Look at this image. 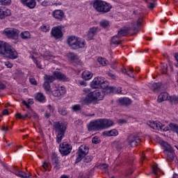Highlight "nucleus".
Instances as JSON below:
<instances>
[{
    "label": "nucleus",
    "mask_w": 178,
    "mask_h": 178,
    "mask_svg": "<svg viewBox=\"0 0 178 178\" xmlns=\"http://www.w3.org/2000/svg\"><path fill=\"white\" fill-rule=\"evenodd\" d=\"M110 91H112L113 92H117V94H120L122 92V87L118 88H110Z\"/></svg>",
    "instance_id": "41"
},
{
    "label": "nucleus",
    "mask_w": 178,
    "mask_h": 178,
    "mask_svg": "<svg viewBox=\"0 0 178 178\" xmlns=\"http://www.w3.org/2000/svg\"><path fill=\"white\" fill-rule=\"evenodd\" d=\"M161 67L162 69L163 74H166V72H168V65L163 63L161 65Z\"/></svg>",
    "instance_id": "44"
},
{
    "label": "nucleus",
    "mask_w": 178,
    "mask_h": 178,
    "mask_svg": "<svg viewBox=\"0 0 178 178\" xmlns=\"http://www.w3.org/2000/svg\"><path fill=\"white\" fill-rule=\"evenodd\" d=\"M22 104H23V105L26 106V108H28V109H30V104L33 105V104H34V102H33L32 99H28L27 102L23 101Z\"/></svg>",
    "instance_id": "37"
},
{
    "label": "nucleus",
    "mask_w": 178,
    "mask_h": 178,
    "mask_svg": "<svg viewBox=\"0 0 178 178\" xmlns=\"http://www.w3.org/2000/svg\"><path fill=\"white\" fill-rule=\"evenodd\" d=\"M127 31H129V30L121 29L120 31H118V33L117 35L118 36L119 38H120V37H124V35L127 34Z\"/></svg>",
    "instance_id": "39"
},
{
    "label": "nucleus",
    "mask_w": 178,
    "mask_h": 178,
    "mask_svg": "<svg viewBox=\"0 0 178 178\" xmlns=\"http://www.w3.org/2000/svg\"><path fill=\"white\" fill-rule=\"evenodd\" d=\"M52 16L58 22H62L65 19V13L62 10H55L52 12Z\"/></svg>",
    "instance_id": "14"
},
{
    "label": "nucleus",
    "mask_w": 178,
    "mask_h": 178,
    "mask_svg": "<svg viewBox=\"0 0 178 178\" xmlns=\"http://www.w3.org/2000/svg\"><path fill=\"white\" fill-rule=\"evenodd\" d=\"M81 109V107L79 104H76L72 106V110L73 112H78V111H80Z\"/></svg>",
    "instance_id": "45"
},
{
    "label": "nucleus",
    "mask_w": 178,
    "mask_h": 178,
    "mask_svg": "<svg viewBox=\"0 0 178 178\" xmlns=\"http://www.w3.org/2000/svg\"><path fill=\"white\" fill-rule=\"evenodd\" d=\"M20 31L15 28H6L3 30V34L10 40H17Z\"/></svg>",
    "instance_id": "8"
},
{
    "label": "nucleus",
    "mask_w": 178,
    "mask_h": 178,
    "mask_svg": "<svg viewBox=\"0 0 178 178\" xmlns=\"http://www.w3.org/2000/svg\"><path fill=\"white\" fill-rule=\"evenodd\" d=\"M102 83H104V79L102 77H96L90 83V87L92 88H99Z\"/></svg>",
    "instance_id": "15"
},
{
    "label": "nucleus",
    "mask_w": 178,
    "mask_h": 178,
    "mask_svg": "<svg viewBox=\"0 0 178 178\" xmlns=\"http://www.w3.org/2000/svg\"><path fill=\"white\" fill-rule=\"evenodd\" d=\"M88 147L86 145H82L79 147V150L77 152V157L75 160V163H79V162H81V159L84 158L88 154Z\"/></svg>",
    "instance_id": "9"
},
{
    "label": "nucleus",
    "mask_w": 178,
    "mask_h": 178,
    "mask_svg": "<svg viewBox=\"0 0 178 178\" xmlns=\"http://www.w3.org/2000/svg\"><path fill=\"white\" fill-rule=\"evenodd\" d=\"M175 58L176 59V60H177V63L175 64V66H176V67H178V53H177V54H175Z\"/></svg>",
    "instance_id": "63"
},
{
    "label": "nucleus",
    "mask_w": 178,
    "mask_h": 178,
    "mask_svg": "<svg viewBox=\"0 0 178 178\" xmlns=\"http://www.w3.org/2000/svg\"><path fill=\"white\" fill-rule=\"evenodd\" d=\"M42 167L44 168V169H45V170H51L49 169V164H48V163H44Z\"/></svg>",
    "instance_id": "56"
},
{
    "label": "nucleus",
    "mask_w": 178,
    "mask_h": 178,
    "mask_svg": "<svg viewBox=\"0 0 178 178\" xmlns=\"http://www.w3.org/2000/svg\"><path fill=\"white\" fill-rule=\"evenodd\" d=\"M167 161H173L175 159V150H172L171 152H167V153H164Z\"/></svg>",
    "instance_id": "29"
},
{
    "label": "nucleus",
    "mask_w": 178,
    "mask_h": 178,
    "mask_svg": "<svg viewBox=\"0 0 178 178\" xmlns=\"http://www.w3.org/2000/svg\"><path fill=\"white\" fill-rule=\"evenodd\" d=\"M2 115H1V116H3V115H9V111H8V109H5L4 111H3L2 112Z\"/></svg>",
    "instance_id": "64"
},
{
    "label": "nucleus",
    "mask_w": 178,
    "mask_h": 178,
    "mask_svg": "<svg viewBox=\"0 0 178 178\" xmlns=\"http://www.w3.org/2000/svg\"><path fill=\"white\" fill-rule=\"evenodd\" d=\"M11 0H0L1 5H3L5 6L9 5L10 3H11Z\"/></svg>",
    "instance_id": "47"
},
{
    "label": "nucleus",
    "mask_w": 178,
    "mask_h": 178,
    "mask_svg": "<svg viewBox=\"0 0 178 178\" xmlns=\"http://www.w3.org/2000/svg\"><path fill=\"white\" fill-rule=\"evenodd\" d=\"M54 165V170H56V172H58V170H59L60 169V163H57L56 164H53Z\"/></svg>",
    "instance_id": "52"
},
{
    "label": "nucleus",
    "mask_w": 178,
    "mask_h": 178,
    "mask_svg": "<svg viewBox=\"0 0 178 178\" xmlns=\"http://www.w3.org/2000/svg\"><path fill=\"white\" fill-rule=\"evenodd\" d=\"M121 72H122V73L125 74H127V76H129V77H134V75H132L131 74L127 72V70L126 69H122L121 70Z\"/></svg>",
    "instance_id": "51"
},
{
    "label": "nucleus",
    "mask_w": 178,
    "mask_h": 178,
    "mask_svg": "<svg viewBox=\"0 0 178 178\" xmlns=\"http://www.w3.org/2000/svg\"><path fill=\"white\" fill-rule=\"evenodd\" d=\"M52 56H54L49 51H46L44 54V58L46 59V60H48V59H51Z\"/></svg>",
    "instance_id": "43"
},
{
    "label": "nucleus",
    "mask_w": 178,
    "mask_h": 178,
    "mask_svg": "<svg viewBox=\"0 0 178 178\" xmlns=\"http://www.w3.org/2000/svg\"><path fill=\"white\" fill-rule=\"evenodd\" d=\"M98 31V27L93 26L90 28L87 33V38L88 40H92Z\"/></svg>",
    "instance_id": "17"
},
{
    "label": "nucleus",
    "mask_w": 178,
    "mask_h": 178,
    "mask_svg": "<svg viewBox=\"0 0 178 178\" xmlns=\"http://www.w3.org/2000/svg\"><path fill=\"white\" fill-rule=\"evenodd\" d=\"M99 24L102 27H104V29H105V27H108L110 23L109 21L103 19L100 22Z\"/></svg>",
    "instance_id": "40"
},
{
    "label": "nucleus",
    "mask_w": 178,
    "mask_h": 178,
    "mask_svg": "<svg viewBox=\"0 0 178 178\" xmlns=\"http://www.w3.org/2000/svg\"><path fill=\"white\" fill-rule=\"evenodd\" d=\"M92 78V74L90 72L88 71H84L82 73V79H83V80H90V79Z\"/></svg>",
    "instance_id": "28"
},
{
    "label": "nucleus",
    "mask_w": 178,
    "mask_h": 178,
    "mask_svg": "<svg viewBox=\"0 0 178 178\" xmlns=\"http://www.w3.org/2000/svg\"><path fill=\"white\" fill-rule=\"evenodd\" d=\"M147 8H149V9H152L153 8H155V4L154 3H150L147 5Z\"/></svg>",
    "instance_id": "61"
},
{
    "label": "nucleus",
    "mask_w": 178,
    "mask_h": 178,
    "mask_svg": "<svg viewBox=\"0 0 178 178\" xmlns=\"http://www.w3.org/2000/svg\"><path fill=\"white\" fill-rule=\"evenodd\" d=\"M161 145L164 148V150H163L164 154L170 152L171 151H174L173 147H172V146H170V145H169V143H168L167 142H163L161 143Z\"/></svg>",
    "instance_id": "23"
},
{
    "label": "nucleus",
    "mask_w": 178,
    "mask_h": 178,
    "mask_svg": "<svg viewBox=\"0 0 178 178\" xmlns=\"http://www.w3.org/2000/svg\"><path fill=\"white\" fill-rule=\"evenodd\" d=\"M16 118H18V119H23V120H26L27 119V118H31L33 115H31V113L30 112H28L26 114L24 115H22V113H17L15 114Z\"/></svg>",
    "instance_id": "27"
},
{
    "label": "nucleus",
    "mask_w": 178,
    "mask_h": 178,
    "mask_svg": "<svg viewBox=\"0 0 178 178\" xmlns=\"http://www.w3.org/2000/svg\"><path fill=\"white\" fill-rule=\"evenodd\" d=\"M15 175L16 176H17L18 177H21V178H29V177H30V174H27V173L20 170H19L18 171H15Z\"/></svg>",
    "instance_id": "25"
},
{
    "label": "nucleus",
    "mask_w": 178,
    "mask_h": 178,
    "mask_svg": "<svg viewBox=\"0 0 178 178\" xmlns=\"http://www.w3.org/2000/svg\"><path fill=\"white\" fill-rule=\"evenodd\" d=\"M161 126H162V123L156 121V130H161Z\"/></svg>",
    "instance_id": "58"
},
{
    "label": "nucleus",
    "mask_w": 178,
    "mask_h": 178,
    "mask_svg": "<svg viewBox=\"0 0 178 178\" xmlns=\"http://www.w3.org/2000/svg\"><path fill=\"white\" fill-rule=\"evenodd\" d=\"M67 42L72 49H79L86 47V42L79 38H76V36L69 37Z\"/></svg>",
    "instance_id": "6"
},
{
    "label": "nucleus",
    "mask_w": 178,
    "mask_h": 178,
    "mask_svg": "<svg viewBox=\"0 0 178 178\" xmlns=\"http://www.w3.org/2000/svg\"><path fill=\"white\" fill-rule=\"evenodd\" d=\"M58 113L63 116H66V115H67V110H66V108L65 107H60L58 108Z\"/></svg>",
    "instance_id": "38"
},
{
    "label": "nucleus",
    "mask_w": 178,
    "mask_h": 178,
    "mask_svg": "<svg viewBox=\"0 0 178 178\" xmlns=\"http://www.w3.org/2000/svg\"><path fill=\"white\" fill-rule=\"evenodd\" d=\"M20 38L22 40H29V38H31V34H30V32L25 31L21 33Z\"/></svg>",
    "instance_id": "30"
},
{
    "label": "nucleus",
    "mask_w": 178,
    "mask_h": 178,
    "mask_svg": "<svg viewBox=\"0 0 178 178\" xmlns=\"http://www.w3.org/2000/svg\"><path fill=\"white\" fill-rule=\"evenodd\" d=\"M41 5L42 6H48V5H49V1H48L47 0H44L41 3Z\"/></svg>",
    "instance_id": "60"
},
{
    "label": "nucleus",
    "mask_w": 178,
    "mask_h": 178,
    "mask_svg": "<svg viewBox=\"0 0 178 178\" xmlns=\"http://www.w3.org/2000/svg\"><path fill=\"white\" fill-rule=\"evenodd\" d=\"M161 86L162 85L159 83H154L152 86V90H153V91H159Z\"/></svg>",
    "instance_id": "34"
},
{
    "label": "nucleus",
    "mask_w": 178,
    "mask_h": 178,
    "mask_svg": "<svg viewBox=\"0 0 178 178\" xmlns=\"http://www.w3.org/2000/svg\"><path fill=\"white\" fill-rule=\"evenodd\" d=\"M65 92H66V89H65L63 86H60L55 83L54 84L51 90V93L54 97H62V95H65Z\"/></svg>",
    "instance_id": "10"
},
{
    "label": "nucleus",
    "mask_w": 178,
    "mask_h": 178,
    "mask_svg": "<svg viewBox=\"0 0 178 178\" xmlns=\"http://www.w3.org/2000/svg\"><path fill=\"white\" fill-rule=\"evenodd\" d=\"M44 81L43 83V88L46 92H51V83H54L55 80H62L63 81H69V79L66 77V75L60 72L55 71L52 75L45 74L43 77Z\"/></svg>",
    "instance_id": "2"
},
{
    "label": "nucleus",
    "mask_w": 178,
    "mask_h": 178,
    "mask_svg": "<svg viewBox=\"0 0 178 178\" xmlns=\"http://www.w3.org/2000/svg\"><path fill=\"white\" fill-rule=\"evenodd\" d=\"M93 8L99 13H108L112 9V5L101 0H95L93 2Z\"/></svg>",
    "instance_id": "5"
},
{
    "label": "nucleus",
    "mask_w": 178,
    "mask_h": 178,
    "mask_svg": "<svg viewBox=\"0 0 178 178\" xmlns=\"http://www.w3.org/2000/svg\"><path fill=\"white\" fill-rule=\"evenodd\" d=\"M141 143L140 137L134 135H130L127 138V143L129 147H137Z\"/></svg>",
    "instance_id": "12"
},
{
    "label": "nucleus",
    "mask_w": 178,
    "mask_h": 178,
    "mask_svg": "<svg viewBox=\"0 0 178 178\" xmlns=\"http://www.w3.org/2000/svg\"><path fill=\"white\" fill-rule=\"evenodd\" d=\"M150 127L153 129V130H156V121L151 122L150 123Z\"/></svg>",
    "instance_id": "55"
},
{
    "label": "nucleus",
    "mask_w": 178,
    "mask_h": 178,
    "mask_svg": "<svg viewBox=\"0 0 178 178\" xmlns=\"http://www.w3.org/2000/svg\"><path fill=\"white\" fill-rule=\"evenodd\" d=\"M97 62H99V63H100V65H102V66H106V65L109 63V61L102 57H99L97 59Z\"/></svg>",
    "instance_id": "33"
},
{
    "label": "nucleus",
    "mask_w": 178,
    "mask_h": 178,
    "mask_svg": "<svg viewBox=\"0 0 178 178\" xmlns=\"http://www.w3.org/2000/svg\"><path fill=\"white\" fill-rule=\"evenodd\" d=\"M68 58L72 63H75L76 65H80L81 63V61L80 60V58H79V56L77 54L74 53H69L68 54Z\"/></svg>",
    "instance_id": "16"
},
{
    "label": "nucleus",
    "mask_w": 178,
    "mask_h": 178,
    "mask_svg": "<svg viewBox=\"0 0 178 178\" xmlns=\"http://www.w3.org/2000/svg\"><path fill=\"white\" fill-rule=\"evenodd\" d=\"M59 151L61 155H69L72 152V146L69 145L67 142H64L59 145Z\"/></svg>",
    "instance_id": "11"
},
{
    "label": "nucleus",
    "mask_w": 178,
    "mask_h": 178,
    "mask_svg": "<svg viewBox=\"0 0 178 178\" xmlns=\"http://www.w3.org/2000/svg\"><path fill=\"white\" fill-rule=\"evenodd\" d=\"M160 130L161 131H169V127H167L166 125L161 124V126L160 127Z\"/></svg>",
    "instance_id": "50"
},
{
    "label": "nucleus",
    "mask_w": 178,
    "mask_h": 178,
    "mask_svg": "<svg viewBox=\"0 0 178 178\" xmlns=\"http://www.w3.org/2000/svg\"><path fill=\"white\" fill-rule=\"evenodd\" d=\"M168 101L171 102V104H177L178 103V97L177 96H172L169 97Z\"/></svg>",
    "instance_id": "42"
},
{
    "label": "nucleus",
    "mask_w": 178,
    "mask_h": 178,
    "mask_svg": "<svg viewBox=\"0 0 178 178\" xmlns=\"http://www.w3.org/2000/svg\"><path fill=\"white\" fill-rule=\"evenodd\" d=\"M118 102V105L122 106H129V105L131 104V99H129V97H123L120 98Z\"/></svg>",
    "instance_id": "18"
},
{
    "label": "nucleus",
    "mask_w": 178,
    "mask_h": 178,
    "mask_svg": "<svg viewBox=\"0 0 178 178\" xmlns=\"http://www.w3.org/2000/svg\"><path fill=\"white\" fill-rule=\"evenodd\" d=\"M142 23H143V16H140L138 19L136 24V22H134L132 24H133L132 30H134V31H138V27H140V26H141Z\"/></svg>",
    "instance_id": "22"
},
{
    "label": "nucleus",
    "mask_w": 178,
    "mask_h": 178,
    "mask_svg": "<svg viewBox=\"0 0 178 178\" xmlns=\"http://www.w3.org/2000/svg\"><path fill=\"white\" fill-rule=\"evenodd\" d=\"M117 123H118V124H124L125 123H127V121L126 120L119 119L118 120Z\"/></svg>",
    "instance_id": "53"
},
{
    "label": "nucleus",
    "mask_w": 178,
    "mask_h": 178,
    "mask_svg": "<svg viewBox=\"0 0 178 178\" xmlns=\"http://www.w3.org/2000/svg\"><path fill=\"white\" fill-rule=\"evenodd\" d=\"M104 136H107V137H112L114 136H118L119 133L118 132V130L116 129H112L110 131H105L103 132Z\"/></svg>",
    "instance_id": "24"
},
{
    "label": "nucleus",
    "mask_w": 178,
    "mask_h": 178,
    "mask_svg": "<svg viewBox=\"0 0 178 178\" xmlns=\"http://www.w3.org/2000/svg\"><path fill=\"white\" fill-rule=\"evenodd\" d=\"M54 108L52 106H51V104H49L47 106V109L46 111V112H49V113H54Z\"/></svg>",
    "instance_id": "48"
},
{
    "label": "nucleus",
    "mask_w": 178,
    "mask_h": 178,
    "mask_svg": "<svg viewBox=\"0 0 178 178\" xmlns=\"http://www.w3.org/2000/svg\"><path fill=\"white\" fill-rule=\"evenodd\" d=\"M10 15H12L10 10H5V8L0 7V19H5V17H8V16H10Z\"/></svg>",
    "instance_id": "19"
},
{
    "label": "nucleus",
    "mask_w": 178,
    "mask_h": 178,
    "mask_svg": "<svg viewBox=\"0 0 178 178\" xmlns=\"http://www.w3.org/2000/svg\"><path fill=\"white\" fill-rule=\"evenodd\" d=\"M113 126V121L108 119H99L93 122H90L88 125L89 130H101L102 129H108Z\"/></svg>",
    "instance_id": "3"
},
{
    "label": "nucleus",
    "mask_w": 178,
    "mask_h": 178,
    "mask_svg": "<svg viewBox=\"0 0 178 178\" xmlns=\"http://www.w3.org/2000/svg\"><path fill=\"white\" fill-rule=\"evenodd\" d=\"M29 81L31 84H33V86H37V81H35V79H34V77L30 76Z\"/></svg>",
    "instance_id": "49"
},
{
    "label": "nucleus",
    "mask_w": 178,
    "mask_h": 178,
    "mask_svg": "<svg viewBox=\"0 0 178 178\" xmlns=\"http://www.w3.org/2000/svg\"><path fill=\"white\" fill-rule=\"evenodd\" d=\"M51 161H52L53 165H55L56 163H60L58 154H56V153H54L51 156Z\"/></svg>",
    "instance_id": "35"
},
{
    "label": "nucleus",
    "mask_w": 178,
    "mask_h": 178,
    "mask_svg": "<svg viewBox=\"0 0 178 178\" xmlns=\"http://www.w3.org/2000/svg\"><path fill=\"white\" fill-rule=\"evenodd\" d=\"M67 129L66 124L63 122H56L54 123L53 130L54 131L55 134H56V140L58 144H59L65 138V133H66Z\"/></svg>",
    "instance_id": "4"
},
{
    "label": "nucleus",
    "mask_w": 178,
    "mask_h": 178,
    "mask_svg": "<svg viewBox=\"0 0 178 178\" xmlns=\"http://www.w3.org/2000/svg\"><path fill=\"white\" fill-rule=\"evenodd\" d=\"M99 169H102V170H105V169H108V164H100L99 165Z\"/></svg>",
    "instance_id": "54"
},
{
    "label": "nucleus",
    "mask_w": 178,
    "mask_h": 178,
    "mask_svg": "<svg viewBox=\"0 0 178 178\" xmlns=\"http://www.w3.org/2000/svg\"><path fill=\"white\" fill-rule=\"evenodd\" d=\"M92 143L93 144H99V140H98V138L94 137V138H92Z\"/></svg>",
    "instance_id": "57"
},
{
    "label": "nucleus",
    "mask_w": 178,
    "mask_h": 178,
    "mask_svg": "<svg viewBox=\"0 0 178 178\" xmlns=\"http://www.w3.org/2000/svg\"><path fill=\"white\" fill-rule=\"evenodd\" d=\"M40 29L43 33H48L49 31V26L48 25H42Z\"/></svg>",
    "instance_id": "46"
},
{
    "label": "nucleus",
    "mask_w": 178,
    "mask_h": 178,
    "mask_svg": "<svg viewBox=\"0 0 178 178\" xmlns=\"http://www.w3.org/2000/svg\"><path fill=\"white\" fill-rule=\"evenodd\" d=\"M153 173H154V175H157V173H158V167H156V166L153 167Z\"/></svg>",
    "instance_id": "62"
},
{
    "label": "nucleus",
    "mask_w": 178,
    "mask_h": 178,
    "mask_svg": "<svg viewBox=\"0 0 178 178\" xmlns=\"http://www.w3.org/2000/svg\"><path fill=\"white\" fill-rule=\"evenodd\" d=\"M83 95L86 97L81 99V103L82 105H86L87 106L91 104L97 105L98 102L102 101L105 97V93L103 92V90H99L91 92L90 89L84 88L83 90Z\"/></svg>",
    "instance_id": "1"
},
{
    "label": "nucleus",
    "mask_w": 178,
    "mask_h": 178,
    "mask_svg": "<svg viewBox=\"0 0 178 178\" xmlns=\"http://www.w3.org/2000/svg\"><path fill=\"white\" fill-rule=\"evenodd\" d=\"M35 99L39 102H42L45 99V96L42 93L39 92L35 95Z\"/></svg>",
    "instance_id": "32"
},
{
    "label": "nucleus",
    "mask_w": 178,
    "mask_h": 178,
    "mask_svg": "<svg viewBox=\"0 0 178 178\" xmlns=\"http://www.w3.org/2000/svg\"><path fill=\"white\" fill-rule=\"evenodd\" d=\"M169 94L168 92H162L161 93L157 99V102L161 104V102H163V101H169Z\"/></svg>",
    "instance_id": "21"
},
{
    "label": "nucleus",
    "mask_w": 178,
    "mask_h": 178,
    "mask_svg": "<svg viewBox=\"0 0 178 178\" xmlns=\"http://www.w3.org/2000/svg\"><path fill=\"white\" fill-rule=\"evenodd\" d=\"M109 83L107 81H104V82H102L100 83L99 88H102V90H111V87H109Z\"/></svg>",
    "instance_id": "31"
},
{
    "label": "nucleus",
    "mask_w": 178,
    "mask_h": 178,
    "mask_svg": "<svg viewBox=\"0 0 178 178\" xmlns=\"http://www.w3.org/2000/svg\"><path fill=\"white\" fill-rule=\"evenodd\" d=\"M8 44H9V43L0 40V55H1V56L3 55V53L5 52V50L6 49V47Z\"/></svg>",
    "instance_id": "26"
},
{
    "label": "nucleus",
    "mask_w": 178,
    "mask_h": 178,
    "mask_svg": "<svg viewBox=\"0 0 178 178\" xmlns=\"http://www.w3.org/2000/svg\"><path fill=\"white\" fill-rule=\"evenodd\" d=\"M5 66H7L9 69H11V67H13V65L10 63V62L7 61L4 63Z\"/></svg>",
    "instance_id": "59"
},
{
    "label": "nucleus",
    "mask_w": 178,
    "mask_h": 178,
    "mask_svg": "<svg viewBox=\"0 0 178 178\" xmlns=\"http://www.w3.org/2000/svg\"><path fill=\"white\" fill-rule=\"evenodd\" d=\"M51 35L53 38H55V40H59L60 38H62V37H63L62 30L58 26L52 28L51 31Z\"/></svg>",
    "instance_id": "13"
},
{
    "label": "nucleus",
    "mask_w": 178,
    "mask_h": 178,
    "mask_svg": "<svg viewBox=\"0 0 178 178\" xmlns=\"http://www.w3.org/2000/svg\"><path fill=\"white\" fill-rule=\"evenodd\" d=\"M117 38H119L118 35L113 36L111 39V42L114 45H120V42H122V40H117Z\"/></svg>",
    "instance_id": "36"
},
{
    "label": "nucleus",
    "mask_w": 178,
    "mask_h": 178,
    "mask_svg": "<svg viewBox=\"0 0 178 178\" xmlns=\"http://www.w3.org/2000/svg\"><path fill=\"white\" fill-rule=\"evenodd\" d=\"M22 3L29 8V9H34L35 8V1L34 0H21Z\"/></svg>",
    "instance_id": "20"
},
{
    "label": "nucleus",
    "mask_w": 178,
    "mask_h": 178,
    "mask_svg": "<svg viewBox=\"0 0 178 178\" xmlns=\"http://www.w3.org/2000/svg\"><path fill=\"white\" fill-rule=\"evenodd\" d=\"M2 56L3 58H8V59H17L18 58L17 51L9 43L6 46Z\"/></svg>",
    "instance_id": "7"
}]
</instances>
